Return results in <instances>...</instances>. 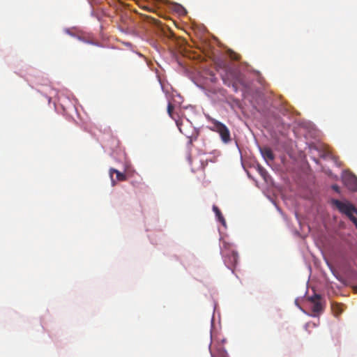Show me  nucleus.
Returning a JSON list of instances; mask_svg holds the SVG:
<instances>
[{"label": "nucleus", "mask_w": 357, "mask_h": 357, "mask_svg": "<svg viewBox=\"0 0 357 357\" xmlns=\"http://www.w3.org/2000/svg\"><path fill=\"white\" fill-rule=\"evenodd\" d=\"M260 152L267 162H268V161H273L275 158L274 154L269 147L264 146L260 148Z\"/></svg>", "instance_id": "8"}, {"label": "nucleus", "mask_w": 357, "mask_h": 357, "mask_svg": "<svg viewBox=\"0 0 357 357\" xmlns=\"http://www.w3.org/2000/svg\"><path fill=\"white\" fill-rule=\"evenodd\" d=\"M238 58H239L238 55H235V56L233 59H235V60H238Z\"/></svg>", "instance_id": "15"}, {"label": "nucleus", "mask_w": 357, "mask_h": 357, "mask_svg": "<svg viewBox=\"0 0 357 357\" xmlns=\"http://www.w3.org/2000/svg\"><path fill=\"white\" fill-rule=\"evenodd\" d=\"M309 301L312 303L311 310L314 313L319 314L324 310V305L321 302V296L314 294L309 298Z\"/></svg>", "instance_id": "5"}, {"label": "nucleus", "mask_w": 357, "mask_h": 357, "mask_svg": "<svg viewBox=\"0 0 357 357\" xmlns=\"http://www.w3.org/2000/svg\"><path fill=\"white\" fill-rule=\"evenodd\" d=\"M177 7H178V10H177V11H178V13H181V10H182V11H183V10H184V8H183L182 6H181L178 5V6H177Z\"/></svg>", "instance_id": "13"}, {"label": "nucleus", "mask_w": 357, "mask_h": 357, "mask_svg": "<svg viewBox=\"0 0 357 357\" xmlns=\"http://www.w3.org/2000/svg\"><path fill=\"white\" fill-rule=\"evenodd\" d=\"M231 75L233 77L232 81V86L234 87V90L237 91V86L238 85H241L243 87H247V84L245 80V76L241 73L240 72H232L231 73Z\"/></svg>", "instance_id": "7"}, {"label": "nucleus", "mask_w": 357, "mask_h": 357, "mask_svg": "<svg viewBox=\"0 0 357 357\" xmlns=\"http://www.w3.org/2000/svg\"><path fill=\"white\" fill-rule=\"evenodd\" d=\"M356 226L357 229V216H356V220H351Z\"/></svg>", "instance_id": "14"}, {"label": "nucleus", "mask_w": 357, "mask_h": 357, "mask_svg": "<svg viewBox=\"0 0 357 357\" xmlns=\"http://www.w3.org/2000/svg\"><path fill=\"white\" fill-rule=\"evenodd\" d=\"M331 204L342 214H344L350 220H356L357 208L348 201L342 202L338 199H331Z\"/></svg>", "instance_id": "1"}, {"label": "nucleus", "mask_w": 357, "mask_h": 357, "mask_svg": "<svg viewBox=\"0 0 357 357\" xmlns=\"http://www.w3.org/2000/svg\"><path fill=\"white\" fill-rule=\"evenodd\" d=\"M259 174L260 175L264 178L266 179V177L267 176V172L263 168V167H259Z\"/></svg>", "instance_id": "10"}, {"label": "nucleus", "mask_w": 357, "mask_h": 357, "mask_svg": "<svg viewBox=\"0 0 357 357\" xmlns=\"http://www.w3.org/2000/svg\"><path fill=\"white\" fill-rule=\"evenodd\" d=\"M213 211L215 214L216 218H218V221L221 222V224L224 226L226 225L225 219L224 218L221 211L218 208V207L215 205L213 206Z\"/></svg>", "instance_id": "9"}, {"label": "nucleus", "mask_w": 357, "mask_h": 357, "mask_svg": "<svg viewBox=\"0 0 357 357\" xmlns=\"http://www.w3.org/2000/svg\"><path fill=\"white\" fill-rule=\"evenodd\" d=\"M209 121L212 123V126L210 127V129L212 131L218 132L224 143L227 144L230 142L231 139L230 136V132L227 127L215 119L210 118Z\"/></svg>", "instance_id": "2"}, {"label": "nucleus", "mask_w": 357, "mask_h": 357, "mask_svg": "<svg viewBox=\"0 0 357 357\" xmlns=\"http://www.w3.org/2000/svg\"><path fill=\"white\" fill-rule=\"evenodd\" d=\"M331 188H332V189H333L334 191H335L336 192H337V193H340V187H339L338 185H333L331 186Z\"/></svg>", "instance_id": "11"}, {"label": "nucleus", "mask_w": 357, "mask_h": 357, "mask_svg": "<svg viewBox=\"0 0 357 357\" xmlns=\"http://www.w3.org/2000/svg\"><path fill=\"white\" fill-rule=\"evenodd\" d=\"M221 255L229 266H234L237 263L238 253L234 250L229 251L225 242L223 243V248H221Z\"/></svg>", "instance_id": "3"}, {"label": "nucleus", "mask_w": 357, "mask_h": 357, "mask_svg": "<svg viewBox=\"0 0 357 357\" xmlns=\"http://www.w3.org/2000/svg\"><path fill=\"white\" fill-rule=\"evenodd\" d=\"M174 109V105L171 102H169L168 106H167L168 114L169 115V116H171L172 119H174L175 120L176 126L178 127L179 131L181 133H183V135H185V136L190 137L188 135V132L185 129L183 128V119L180 117H178V119L174 118V114H173Z\"/></svg>", "instance_id": "6"}, {"label": "nucleus", "mask_w": 357, "mask_h": 357, "mask_svg": "<svg viewBox=\"0 0 357 357\" xmlns=\"http://www.w3.org/2000/svg\"><path fill=\"white\" fill-rule=\"evenodd\" d=\"M224 82L225 84H227V82L224 79ZM228 85H229V84H228Z\"/></svg>", "instance_id": "16"}, {"label": "nucleus", "mask_w": 357, "mask_h": 357, "mask_svg": "<svg viewBox=\"0 0 357 357\" xmlns=\"http://www.w3.org/2000/svg\"><path fill=\"white\" fill-rule=\"evenodd\" d=\"M109 174L112 186H115L117 181H125L127 180V176L125 174L120 172L114 168L109 169Z\"/></svg>", "instance_id": "4"}, {"label": "nucleus", "mask_w": 357, "mask_h": 357, "mask_svg": "<svg viewBox=\"0 0 357 357\" xmlns=\"http://www.w3.org/2000/svg\"><path fill=\"white\" fill-rule=\"evenodd\" d=\"M353 181L354 182V187L353 188V190H357V178L354 177L353 178Z\"/></svg>", "instance_id": "12"}]
</instances>
